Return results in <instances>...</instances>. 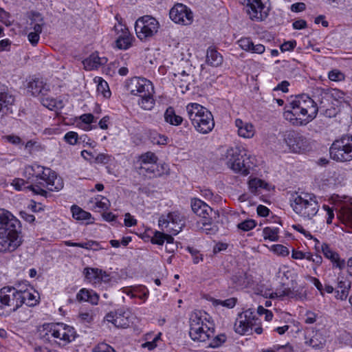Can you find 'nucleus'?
I'll list each match as a JSON object with an SVG mask.
<instances>
[{
	"instance_id": "nucleus-1",
	"label": "nucleus",
	"mask_w": 352,
	"mask_h": 352,
	"mask_svg": "<svg viewBox=\"0 0 352 352\" xmlns=\"http://www.w3.org/2000/svg\"><path fill=\"white\" fill-rule=\"evenodd\" d=\"M331 100L327 93H321L315 99L306 94L296 96L285 105L284 118L294 125L304 126L311 122L319 111L327 118L335 117L337 110Z\"/></svg>"
},
{
	"instance_id": "nucleus-46",
	"label": "nucleus",
	"mask_w": 352,
	"mask_h": 352,
	"mask_svg": "<svg viewBox=\"0 0 352 352\" xmlns=\"http://www.w3.org/2000/svg\"><path fill=\"white\" fill-rule=\"evenodd\" d=\"M95 205L97 208L102 210H108L110 206L109 201L104 197L98 195L95 198Z\"/></svg>"
},
{
	"instance_id": "nucleus-49",
	"label": "nucleus",
	"mask_w": 352,
	"mask_h": 352,
	"mask_svg": "<svg viewBox=\"0 0 352 352\" xmlns=\"http://www.w3.org/2000/svg\"><path fill=\"white\" fill-rule=\"evenodd\" d=\"M256 226V223L254 220L247 219L239 223L237 228L246 232L252 230Z\"/></svg>"
},
{
	"instance_id": "nucleus-63",
	"label": "nucleus",
	"mask_w": 352,
	"mask_h": 352,
	"mask_svg": "<svg viewBox=\"0 0 352 352\" xmlns=\"http://www.w3.org/2000/svg\"><path fill=\"white\" fill-rule=\"evenodd\" d=\"M265 50V47L263 45H261V44L254 45V43H252V47H250V50L249 52L255 53V54H261L264 53Z\"/></svg>"
},
{
	"instance_id": "nucleus-55",
	"label": "nucleus",
	"mask_w": 352,
	"mask_h": 352,
	"mask_svg": "<svg viewBox=\"0 0 352 352\" xmlns=\"http://www.w3.org/2000/svg\"><path fill=\"white\" fill-rule=\"evenodd\" d=\"M28 182H25L22 179H15L13 182V186H14L15 189L18 190H31L30 184L27 185Z\"/></svg>"
},
{
	"instance_id": "nucleus-40",
	"label": "nucleus",
	"mask_w": 352,
	"mask_h": 352,
	"mask_svg": "<svg viewBox=\"0 0 352 352\" xmlns=\"http://www.w3.org/2000/svg\"><path fill=\"white\" fill-rule=\"evenodd\" d=\"M214 219H210L208 225H205L204 223L206 221L205 219H201L199 222H198V227L202 232L212 234L217 232V226L212 225V221Z\"/></svg>"
},
{
	"instance_id": "nucleus-19",
	"label": "nucleus",
	"mask_w": 352,
	"mask_h": 352,
	"mask_svg": "<svg viewBox=\"0 0 352 352\" xmlns=\"http://www.w3.org/2000/svg\"><path fill=\"white\" fill-rule=\"evenodd\" d=\"M191 208L192 211L201 219L206 221L204 224L208 225L210 219H215L218 217V212L214 210L205 202L199 199L191 200Z\"/></svg>"
},
{
	"instance_id": "nucleus-9",
	"label": "nucleus",
	"mask_w": 352,
	"mask_h": 352,
	"mask_svg": "<svg viewBox=\"0 0 352 352\" xmlns=\"http://www.w3.org/2000/svg\"><path fill=\"white\" fill-rule=\"evenodd\" d=\"M186 220L183 214L177 211L162 214L158 220V226L162 230L177 234L185 226Z\"/></svg>"
},
{
	"instance_id": "nucleus-20",
	"label": "nucleus",
	"mask_w": 352,
	"mask_h": 352,
	"mask_svg": "<svg viewBox=\"0 0 352 352\" xmlns=\"http://www.w3.org/2000/svg\"><path fill=\"white\" fill-rule=\"evenodd\" d=\"M21 232L20 221L8 210L0 208V230Z\"/></svg>"
},
{
	"instance_id": "nucleus-61",
	"label": "nucleus",
	"mask_w": 352,
	"mask_h": 352,
	"mask_svg": "<svg viewBox=\"0 0 352 352\" xmlns=\"http://www.w3.org/2000/svg\"><path fill=\"white\" fill-rule=\"evenodd\" d=\"M296 45V41H294V40L289 41L283 43L280 45V50L282 52L291 51V50H293L294 49Z\"/></svg>"
},
{
	"instance_id": "nucleus-54",
	"label": "nucleus",
	"mask_w": 352,
	"mask_h": 352,
	"mask_svg": "<svg viewBox=\"0 0 352 352\" xmlns=\"http://www.w3.org/2000/svg\"><path fill=\"white\" fill-rule=\"evenodd\" d=\"M4 139L9 143L14 146H21L24 144V142L22 139L16 135H9L4 137Z\"/></svg>"
},
{
	"instance_id": "nucleus-45",
	"label": "nucleus",
	"mask_w": 352,
	"mask_h": 352,
	"mask_svg": "<svg viewBox=\"0 0 352 352\" xmlns=\"http://www.w3.org/2000/svg\"><path fill=\"white\" fill-rule=\"evenodd\" d=\"M97 91L101 93L105 98H109L111 96V91L109 89L107 82L102 79H99L98 84L97 85Z\"/></svg>"
},
{
	"instance_id": "nucleus-16",
	"label": "nucleus",
	"mask_w": 352,
	"mask_h": 352,
	"mask_svg": "<svg viewBox=\"0 0 352 352\" xmlns=\"http://www.w3.org/2000/svg\"><path fill=\"white\" fill-rule=\"evenodd\" d=\"M283 140L289 150L295 153H302L308 147L305 137L294 131H286L283 135Z\"/></svg>"
},
{
	"instance_id": "nucleus-37",
	"label": "nucleus",
	"mask_w": 352,
	"mask_h": 352,
	"mask_svg": "<svg viewBox=\"0 0 352 352\" xmlns=\"http://www.w3.org/2000/svg\"><path fill=\"white\" fill-rule=\"evenodd\" d=\"M14 96L8 91H0V111L4 109H8L9 106L14 104Z\"/></svg>"
},
{
	"instance_id": "nucleus-31",
	"label": "nucleus",
	"mask_w": 352,
	"mask_h": 352,
	"mask_svg": "<svg viewBox=\"0 0 352 352\" xmlns=\"http://www.w3.org/2000/svg\"><path fill=\"white\" fill-rule=\"evenodd\" d=\"M222 55L213 47H209L206 52V62L212 67H219L223 63Z\"/></svg>"
},
{
	"instance_id": "nucleus-14",
	"label": "nucleus",
	"mask_w": 352,
	"mask_h": 352,
	"mask_svg": "<svg viewBox=\"0 0 352 352\" xmlns=\"http://www.w3.org/2000/svg\"><path fill=\"white\" fill-rule=\"evenodd\" d=\"M258 318L252 309H248L239 314L234 324L235 331L240 335L252 333L254 325H257Z\"/></svg>"
},
{
	"instance_id": "nucleus-33",
	"label": "nucleus",
	"mask_w": 352,
	"mask_h": 352,
	"mask_svg": "<svg viewBox=\"0 0 352 352\" xmlns=\"http://www.w3.org/2000/svg\"><path fill=\"white\" fill-rule=\"evenodd\" d=\"M278 297V298H284L287 297L289 298H302V296L297 291H295L294 289H291L290 287H285L283 286L282 287L277 289L274 293L271 294V297Z\"/></svg>"
},
{
	"instance_id": "nucleus-26",
	"label": "nucleus",
	"mask_w": 352,
	"mask_h": 352,
	"mask_svg": "<svg viewBox=\"0 0 352 352\" xmlns=\"http://www.w3.org/2000/svg\"><path fill=\"white\" fill-rule=\"evenodd\" d=\"M234 125L237 129V134L240 137L250 139L254 136L256 130L251 122L237 118L234 121Z\"/></svg>"
},
{
	"instance_id": "nucleus-41",
	"label": "nucleus",
	"mask_w": 352,
	"mask_h": 352,
	"mask_svg": "<svg viewBox=\"0 0 352 352\" xmlns=\"http://www.w3.org/2000/svg\"><path fill=\"white\" fill-rule=\"evenodd\" d=\"M31 25H33L32 32L40 34L42 32L43 26L44 25L43 19L39 14H34Z\"/></svg>"
},
{
	"instance_id": "nucleus-18",
	"label": "nucleus",
	"mask_w": 352,
	"mask_h": 352,
	"mask_svg": "<svg viewBox=\"0 0 352 352\" xmlns=\"http://www.w3.org/2000/svg\"><path fill=\"white\" fill-rule=\"evenodd\" d=\"M21 232H0V252L14 251L21 244Z\"/></svg>"
},
{
	"instance_id": "nucleus-52",
	"label": "nucleus",
	"mask_w": 352,
	"mask_h": 352,
	"mask_svg": "<svg viewBox=\"0 0 352 352\" xmlns=\"http://www.w3.org/2000/svg\"><path fill=\"white\" fill-rule=\"evenodd\" d=\"M328 77L332 81H342L344 79V74L338 69H333L329 72Z\"/></svg>"
},
{
	"instance_id": "nucleus-7",
	"label": "nucleus",
	"mask_w": 352,
	"mask_h": 352,
	"mask_svg": "<svg viewBox=\"0 0 352 352\" xmlns=\"http://www.w3.org/2000/svg\"><path fill=\"white\" fill-rule=\"evenodd\" d=\"M294 212L305 219H311L318 212L319 204L316 197L307 192H296L290 199Z\"/></svg>"
},
{
	"instance_id": "nucleus-50",
	"label": "nucleus",
	"mask_w": 352,
	"mask_h": 352,
	"mask_svg": "<svg viewBox=\"0 0 352 352\" xmlns=\"http://www.w3.org/2000/svg\"><path fill=\"white\" fill-rule=\"evenodd\" d=\"M64 140L71 145H75L79 142L78 133L74 131L67 132L64 136Z\"/></svg>"
},
{
	"instance_id": "nucleus-60",
	"label": "nucleus",
	"mask_w": 352,
	"mask_h": 352,
	"mask_svg": "<svg viewBox=\"0 0 352 352\" xmlns=\"http://www.w3.org/2000/svg\"><path fill=\"white\" fill-rule=\"evenodd\" d=\"M0 21L4 23L6 25H10L11 24L10 15L8 12L5 11L3 8H0Z\"/></svg>"
},
{
	"instance_id": "nucleus-17",
	"label": "nucleus",
	"mask_w": 352,
	"mask_h": 352,
	"mask_svg": "<svg viewBox=\"0 0 352 352\" xmlns=\"http://www.w3.org/2000/svg\"><path fill=\"white\" fill-rule=\"evenodd\" d=\"M170 19L175 23L187 25L192 23L193 14L191 10L182 3H177L169 12Z\"/></svg>"
},
{
	"instance_id": "nucleus-59",
	"label": "nucleus",
	"mask_w": 352,
	"mask_h": 352,
	"mask_svg": "<svg viewBox=\"0 0 352 352\" xmlns=\"http://www.w3.org/2000/svg\"><path fill=\"white\" fill-rule=\"evenodd\" d=\"M188 250L192 255L193 263L195 264H197L203 260L202 254H201L197 250L193 248H188Z\"/></svg>"
},
{
	"instance_id": "nucleus-27",
	"label": "nucleus",
	"mask_w": 352,
	"mask_h": 352,
	"mask_svg": "<svg viewBox=\"0 0 352 352\" xmlns=\"http://www.w3.org/2000/svg\"><path fill=\"white\" fill-rule=\"evenodd\" d=\"M321 250L324 256L332 262L333 267H338L340 270H342L344 267V260L341 259L339 254L332 250L328 244L322 243L321 245Z\"/></svg>"
},
{
	"instance_id": "nucleus-35",
	"label": "nucleus",
	"mask_w": 352,
	"mask_h": 352,
	"mask_svg": "<svg viewBox=\"0 0 352 352\" xmlns=\"http://www.w3.org/2000/svg\"><path fill=\"white\" fill-rule=\"evenodd\" d=\"M164 120L167 123L174 126L180 125L183 121V118L180 116L176 115L174 109L171 107L166 109L164 113Z\"/></svg>"
},
{
	"instance_id": "nucleus-62",
	"label": "nucleus",
	"mask_w": 352,
	"mask_h": 352,
	"mask_svg": "<svg viewBox=\"0 0 352 352\" xmlns=\"http://www.w3.org/2000/svg\"><path fill=\"white\" fill-rule=\"evenodd\" d=\"M137 224V220L132 217L130 213H126L124 215V225L127 227H131Z\"/></svg>"
},
{
	"instance_id": "nucleus-15",
	"label": "nucleus",
	"mask_w": 352,
	"mask_h": 352,
	"mask_svg": "<svg viewBox=\"0 0 352 352\" xmlns=\"http://www.w3.org/2000/svg\"><path fill=\"white\" fill-rule=\"evenodd\" d=\"M19 289L14 287H5L0 289V309L6 307H10L11 311H16L21 307L18 300Z\"/></svg>"
},
{
	"instance_id": "nucleus-48",
	"label": "nucleus",
	"mask_w": 352,
	"mask_h": 352,
	"mask_svg": "<svg viewBox=\"0 0 352 352\" xmlns=\"http://www.w3.org/2000/svg\"><path fill=\"white\" fill-rule=\"evenodd\" d=\"M80 248L89 250H92L94 251L102 249V248L100 246V243L98 242L93 240L80 243Z\"/></svg>"
},
{
	"instance_id": "nucleus-12",
	"label": "nucleus",
	"mask_w": 352,
	"mask_h": 352,
	"mask_svg": "<svg viewBox=\"0 0 352 352\" xmlns=\"http://www.w3.org/2000/svg\"><path fill=\"white\" fill-rule=\"evenodd\" d=\"M245 10L250 19L255 21H264L269 15V0H245Z\"/></svg>"
},
{
	"instance_id": "nucleus-36",
	"label": "nucleus",
	"mask_w": 352,
	"mask_h": 352,
	"mask_svg": "<svg viewBox=\"0 0 352 352\" xmlns=\"http://www.w3.org/2000/svg\"><path fill=\"white\" fill-rule=\"evenodd\" d=\"M166 243H171L173 241V237L168 234H164L160 231H155L154 235L151 239L153 244H157L159 245H163L164 241Z\"/></svg>"
},
{
	"instance_id": "nucleus-13",
	"label": "nucleus",
	"mask_w": 352,
	"mask_h": 352,
	"mask_svg": "<svg viewBox=\"0 0 352 352\" xmlns=\"http://www.w3.org/2000/svg\"><path fill=\"white\" fill-rule=\"evenodd\" d=\"M159 29V23L151 16H144L138 19L135 25L137 36L140 40H145L156 34Z\"/></svg>"
},
{
	"instance_id": "nucleus-3",
	"label": "nucleus",
	"mask_w": 352,
	"mask_h": 352,
	"mask_svg": "<svg viewBox=\"0 0 352 352\" xmlns=\"http://www.w3.org/2000/svg\"><path fill=\"white\" fill-rule=\"evenodd\" d=\"M127 91L133 96H139L138 105L144 110H151L155 104L153 83L145 78L133 77L126 83Z\"/></svg>"
},
{
	"instance_id": "nucleus-24",
	"label": "nucleus",
	"mask_w": 352,
	"mask_h": 352,
	"mask_svg": "<svg viewBox=\"0 0 352 352\" xmlns=\"http://www.w3.org/2000/svg\"><path fill=\"white\" fill-rule=\"evenodd\" d=\"M105 319L118 328H127L130 324L128 313L122 310L107 314Z\"/></svg>"
},
{
	"instance_id": "nucleus-8",
	"label": "nucleus",
	"mask_w": 352,
	"mask_h": 352,
	"mask_svg": "<svg viewBox=\"0 0 352 352\" xmlns=\"http://www.w3.org/2000/svg\"><path fill=\"white\" fill-rule=\"evenodd\" d=\"M329 153L337 162L352 160V135H344L336 140L330 147Z\"/></svg>"
},
{
	"instance_id": "nucleus-38",
	"label": "nucleus",
	"mask_w": 352,
	"mask_h": 352,
	"mask_svg": "<svg viewBox=\"0 0 352 352\" xmlns=\"http://www.w3.org/2000/svg\"><path fill=\"white\" fill-rule=\"evenodd\" d=\"M72 216L76 220H88L91 217V214L78 206L74 205L71 207Z\"/></svg>"
},
{
	"instance_id": "nucleus-4",
	"label": "nucleus",
	"mask_w": 352,
	"mask_h": 352,
	"mask_svg": "<svg viewBox=\"0 0 352 352\" xmlns=\"http://www.w3.org/2000/svg\"><path fill=\"white\" fill-rule=\"evenodd\" d=\"M189 336L195 342H204L214 336V324L206 312L196 310L189 318Z\"/></svg>"
},
{
	"instance_id": "nucleus-6",
	"label": "nucleus",
	"mask_w": 352,
	"mask_h": 352,
	"mask_svg": "<svg viewBox=\"0 0 352 352\" xmlns=\"http://www.w3.org/2000/svg\"><path fill=\"white\" fill-rule=\"evenodd\" d=\"M188 118L195 130L201 134H208L214 127L212 113L198 103H190L186 106Z\"/></svg>"
},
{
	"instance_id": "nucleus-30",
	"label": "nucleus",
	"mask_w": 352,
	"mask_h": 352,
	"mask_svg": "<svg viewBox=\"0 0 352 352\" xmlns=\"http://www.w3.org/2000/svg\"><path fill=\"white\" fill-rule=\"evenodd\" d=\"M107 61L105 57H99L97 53L91 54L82 62L84 67L87 70L98 69L100 66L104 65Z\"/></svg>"
},
{
	"instance_id": "nucleus-11",
	"label": "nucleus",
	"mask_w": 352,
	"mask_h": 352,
	"mask_svg": "<svg viewBox=\"0 0 352 352\" xmlns=\"http://www.w3.org/2000/svg\"><path fill=\"white\" fill-rule=\"evenodd\" d=\"M223 156L226 160L228 166L235 173H239L243 175H248L250 173V166L244 163L240 148L237 146L230 147L226 150Z\"/></svg>"
},
{
	"instance_id": "nucleus-43",
	"label": "nucleus",
	"mask_w": 352,
	"mask_h": 352,
	"mask_svg": "<svg viewBox=\"0 0 352 352\" xmlns=\"http://www.w3.org/2000/svg\"><path fill=\"white\" fill-rule=\"evenodd\" d=\"M305 344L314 349H319L323 346V343L319 339L317 334L314 335L311 337L305 336Z\"/></svg>"
},
{
	"instance_id": "nucleus-58",
	"label": "nucleus",
	"mask_w": 352,
	"mask_h": 352,
	"mask_svg": "<svg viewBox=\"0 0 352 352\" xmlns=\"http://www.w3.org/2000/svg\"><path fill=\"white\" fill-rule=\"evenodd\" d=\"M111 155L105 153H100L94 157V162L98 164H108L111 161Z\"/></svg>"
},
{
	"instance_id": "nucleus-47",
	"label": "nucleus",
	"mask_w": 352,
	"mask_h": 352,
	"mask_svg": "<svg viewBox=\"0 0 352 352\" xmlns=\"http://www.w3.org/2000/svg\"><path fill=\"white\" fill-rule=\"evenodd\" d=\"M236 300L234 298H230L228 299H226L225 300H214L212 301V304L215 306L217 305H222L223 307H226L227 308H232L236 305Z\"/></svg>"
},
{
	"instance_id": "nucleus-28",
	"label": "nucleus",
	"mask_w": 352,
	"mask_h": 352,
	"mask_svg": "<svg viewBox=\"0 0 352 352\" xmlns=\"http://www.w3.org/2000/svg\"><path fill=\"white\" fill-rule=\"evenodd\" d=\"M351 288V281L344 276L339 275L337 278L336 295L337 299L345 300Z\"/></svg>"
},
{
	"instance_id": "nucleus-25",
	"label": "nucleus",
	"mask_w": 352,
	"mask_h": 352,
	"mask_svg": "<svg viewBox=\"0 0 352 352\" xmlns=\"http://www.w3.org/2000/svg\"><path fill=\"white\" fill-rule=\"evenodd\" d=\"M50 90V85L39 78L30 81L28 85V91L34 96H46Z\"/></svg>"
},
{
	"instance_id": "nucleus-2",
	"label": "nucleus",
	"mask_w": 352,
	"mask_h": 352,
	"mask_svg": "<svg viewBox=\"0 0 352 352\" xmlns=\"http://www.w3.org/2000/svg\"><path fill=\"white\" fill-rule=\"evenodd\" d=\"M26 173L31 175L29 177L31 180L30 187L35 195L47 197V190L59 191L63 188L62 178L57 177L56 173L50 168L34 164L27 168Z\"/></svg>"
},
{
	"instance_id": "nucleus-23",
	"label": "nucleus",
	"mask_w": 352,
	"mask_h": 352,
	"mask_svg": "<svg viewBox=\"0 0 352 352\" xmlns=\"http://www.w3.org/2000/svg\"><path fill=\"white\" fill-rule=\"evenodd\" d=\"M344 199V201H337L336 210H339V217L351 229L352 232V203L350 201L351 199L345 197Z\"/></svg>"
},
{
	"instance_id": "nucleus-44",
	"label": "nucleus",
	"mask_w": 352,
	"mask_h": 352,
	"mask_svg": "<svg viewBox=\"0 0 352 352\" xmlns=\"http://www.w3.org/2000/svg\"><path fill=\"white\" fill-rule=\"evenodd\" d=\"M31 317V310L28 307H22L16 315V319L20 322H25Z\"/></svg>"
},
{
	"instance_id": "nucleus-56",
	"label": "nucleus",
	"mask_w": 352,
	"mask_h": 352,
	"mask_svg": "<svg viewBox=\"0 0 352 352\" xmlns=\"http://www.w3.org/2000/svg\"><path fill=\"white\" fill-rule=\"evenodd\" d=\"M252 43L250 38H242L238 41L240 47L247 52L250 50V47H252Z\"/></svg>"
},
{
	"instance_id": "nucleus-5",
	"label": "nucleus",
	"mask_w": 352,
	"mask_h": 352,
	"mask_svg": "<svg viewBox=\"0 0 352 352\" xmlns=\"http://www.w3.org/2000/svg\"><path fill=\"white\" fill-rule=\"evenodd\" d=\"M42 338L50 342H54L60 346H65L74 340V329L63 323H48L43 326Z\"/></svg>"
},
{
	"instance_id": "nucleus-34",
	"label": "nucleus",
	"mask_w": 352,
	"mask_h": 352,
	"mask_svg": "<svg viewBox=\"0 0 352 352\" xmlns=\"http://www.w3.org/2000/svg\"><path fill=\"white\" fill-rule=\"evenodd\" d=\"M41 102L44 107L50 110H58L64 107L62 100H57L54 98L41 96Z\"/></svg>"
},
{
	"instance_id": "nucleus-21",
	"label": "nucleus",
	"mask_w": 352,
	"mask_h": 352,
	"mask_svg": "<svg viewBox=\"0 0 352 352\" xmlns=\"http://www.w3.org/2000/svg\"><path fill=\"white\" fill-rule=\"evenodd\" d=\"M85 277L89 283L96 285L103 283H108L111 280L110 275L101 269L95 267H85L83 271Z\"/></svg>"
},
{
	"instance_id": "nucleus-42",
	"label": "nucleus",
	"mask_w": 352,
	"mask_h": 352,
	"mask_svg": "<svg viewBox=\"0 0 352 352\" xmlns=\"http://www.w3.org/2000/svg\"><path fill=\"white\" fill-rule=\"evenodd\" d=\"M249 188L251 192L256 194L259 188H265L267 184L260 179L254 178L249 181Z\"/></svg>"
},
{
	"instance_id": "nucleus-22",
	"label": "nucleus",
	"mask_w": 352,
	"mask_h": 352,
	"mask_svg": "<svg viewBox=\"0 0 352 352\" xmlns=\"http://www.w3.org/2000/svg\"><path fill=\"white\" fill-rule=\"evenodd\" d=\"M115 31L118 34L116 41V47L120 50H126L131 45L133 36L125 25L119 23L114 26Z\"/></svg>"
},
{
	"instance_id": "nucleus-32",
	"label": "nucleus",
	"mask_w": 352,
	"mask_h": 352,
	"mask_svg": "<svg viewBox=\"0 0 352 352\" xmlns=\"http://www.w3.org/2000/svg\"><path fill=\"white\" fill-rule=\"evenodd\" d=\"M76 299L78 301L89 302L93 305H97L99 299L98 294L93 290L81 289L76 295Z\"/></svg>"
},
{
	"instance_id": "nucleus-53",
	"label": "nucleus",
	"mask_w": 352,
	"mask_h": 352,
	"mask_svg": "<svg viewBox=\"0 0 352 352\" xmlns=\"http://www.w3.org/2000/svg\"><path fill=\"white\" fill-rule=\"evenodd\" d=\"M93 352H116V350L110 345L102 342L96 346L93 350Z\"/></svg>"
},
{
	"instance_id": "nucleus-57",
	"label": "nucleus",
	"mask_w": 352,
	"mask_h": 352,
	"mask_svg": "<svg viewBox=\"0 0 352 352\" xmlns=\"http://www.w3.org/2000/svg\"><path fill=\"white\" fill-rule=\"evenodd\" d=\"M273 250L278 255L283 256H287L289 253L288 248L280 244L274 245L273 246Z\"/></svg>"
},
{
	"instance_id": "nucleus-51",
	"label": "nucleus",
	"mask_w": 352,
	"mask_h": 352,
	"mask_svg": "<svg viewBox=\"0 0 352 352\" xmlns=\"http://www.w3.org/2000/svg\"><path fill=\"white\" fill-rule=\"evenodd\" d=\"M213 337V339L211 340L208 344V346L211 348L219 347L226 341V336L223 334L218 335L216 336H214Z\"/></svg>"
},
{
	"instance_id": "nucleus-39",
	"label": "nucleus",
	"mask_w": 352,
	"mask_h": 352,
	"mask_svg": "<svg viewBox=\"0 0 352 352\" xmlns=\"http://www.w3.org/2000/svg\"><path fill=\"white\" fill-rule=\"evenodd\" d=\"M265 239H269L271 241H276L278 239V228L266 227L263 231Z\"/></svg>"
},
{
	"instance_id": "nucleus-64",
	"label": "nucleus",
	"mask_w": 352,
	"mask_h": 352,
	"mask_svg": "<svg viewBox=\"0 0 352 352\" xmlns=\"http://www.w3.org/2000/svg\"><path fill=\"white\" fill-rule=\"evenodd\" d=\"M28 38L32 45H36L40 39V34L36 32H30L28 34Z\"/></svg>"
},
{
	"instance_id": "nucleus-10",
	"label": "nucleus",
	"mask_w": 352,
	"mask_h": 352,
	"mask_svg": "<svg viewBox=\"0 0 352 352\" xmlns=\"http://www.w3.org/2000/svg\"><path fill=\"white\" fill-rule=\"evenodd\" d=\"M157 156L153 152L148 151L142 154L138 160L139 173L148 178H153L161 175L157 165Z\"/></svg>"
},
{
	"instance_id": "nucleus-29",
	"label": "nucleus",
	"mask_w": 352,
	"mask_h": 352,
	"mask_svg": "<svg viewBox=\"0 0 352 352\" xmlns=\"http://www.w3.org/2000/svg\"><path fill=\"white\" fill-rule=\"evenodd\" d=\"M18 300L21 304V307L23 304H25L27 307L35 306L38 302V294L34 291L31 292L28 289L19 290Z\"/></svg>"
}]
</instances>
